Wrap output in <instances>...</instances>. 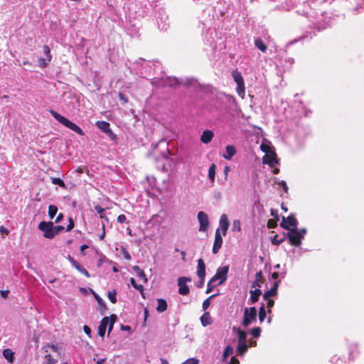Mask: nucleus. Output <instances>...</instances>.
Instances as JSON below:
<instances>
[{
  "instance_id": "1",
  "label": "nucleus",
  "mask_w": 364,
  "mask_h": 364,
  "mask_svg": "<svg viewBox=\"0 0 364 364\" xmlns=\"http://www.w3.org/2000/svg\"><path fill=\"white\" fill-rule=\"evenodd\" d=\"M50 114L60 123H61L63 125L66 127L67 128H69L70 129L73 130V132H76L77 134L80 135H84L85 133L82 131V129L78 127L75 123L70 121L68 119L65 118V117L60 115L57 112L51 109L50 110Z\"/></svg>"
},
{
  "instance_id": "2",
  "label": "nucleus",
  "mask_w": 364,
  "mask_h": 364,
  "mask_svg": "<svg viewBox=\"0 0 364 364\" xmlns=\"http://www.w3.org/2000/svg\"><path fill=\"white\" fill-rule=\"evenodd\" d=\"M257 309L255 307H246L244 309V316L242 324L245 327H247L252 322L256 321Z\"/></svg>"
},
{
  "instance_id": "3",
  "label": "nucleus",
  "mask_w": 364,
  "mask_h": 364,
  "mask_svg": "<svg viewBox=\"0 0 364 364\" xmlns=\"http://www.w3.org/2000/svg\"><path fill=\"white\" fill-rule=\"evenodd\" d=\"M229 272L228 266H223L218 268L215 274L211 278L212 282L219 281L218 285L223 284L228 278V274Z\"/></svg>"
},
{
  "instance_id": "4",
  "label": "nucleus",
  "mask_w": 364,
  "mask_h": 364,
  "mask_svg": "<svg viewBox=\"0 0 364 364\" xmlns=\"http://www.w3.org/2000/svg\"><path fill=\"white\" fill-rule=\"evenodd\" d=\"M38 229L43 232V236L48 239H53V223L52 222L42 221L38 225Z\"/></svg>"
},
{
  "instance_id": "5",
  "label": "nucleus",
  "mask_w": 364,
  "mask_h": 364,
  "mask_svg": "<svg viewBox=\"0 0 364 364\" xmlns=\"http://www.w3.org/2000/svg\"><path fill=\"white\" fill-rule=\"evenodd\" d=\"M287 237L291 245L298 247L301 244L302 237L300 236L299 232H298L297 228L290 230L287 233Z\"/></svg>"
},
{
  "instance_id": "6",
  "label": "nucleus",
  "mask_w": 364,
  "mask_h": 364,
  "mask_svg": "<svg viewBox=\"0 0 364 364\" xmlns=\"http://www.w3.org/2000/svg\"><path fill=\"white\" fill-rule=\"evenodd\" d=\"M297 220L295 218L294 215H291L288 216L287 218L283 217L282 221L280 223L281 227H282L284 229L290 230L291 229H295L297 228Z\"/></svg>"
},
{
  "instance_id": "7",
  "label": "nucleus",
  "mask_w": 364,
  "mask_h": 364,
  "mask_svg": "<svg viewBox=\"0 0 364 364\" xmlns=\"http://www.w3.org/2000/svg\"><path fill=\"white\" fill-rule=\"evenodd\" d=\"M197 218L200 223L199 231L206 232L210 225L208 215L203 211H199Z\"/></svg>"
},
{
  "instance_id": "8",
  "label": "nucleus",
  "mask_w": 364,
  "mask_h": 364,
  "mask_svg": "<svg viewBox=\"0 0 364 364\" xmlns=\"http://www.w3.org/2000/svg\"><path fill=\"white\" fill-rule=\"evenodd\" d=\"M187 282H191L189 277H181L178 279V285L179 287L178 293L181 295H188L190 292L189 287L186 284Z\"/></svg>"
},
{
  "instance_id": "9",
  "label": "nucleus",
  "mask_w": 364,
  "mask_h": 364,
  "mask_svg": "<svg viewBox=\"0 0 364 364\" xmlns=\"http://www.w3.org/2000/svg\"><path fill=\"white\" fill-rule=\"evenodd\" d=\"M262 163L269 165L271 168H274L278 164L276 154L270 153L269 154H265L262 157Z\"/></svg>"
},
{
  "instance_id": "10",
  "label": "nucleus",
  "mask_w": 364,
  "mask_h": 364,
  "mask_svg": "<svg viewBox=\"0 0 364 364\" xmlns=\"http://www.w3.org/2000/svg\"><path fill=\"white\" fill-rule=\"evenodd\" d=\"M223 245V237L220 229H217L215 235V241L213 247V252L217 254Z\"/></svg>"
},
{
  "instance_id": "11",
  "label": "nucleus",
  "mask_w": 364,
  "mask_h": 364,
  "mask_svg": "<svg viewBox=\"0 0 364 364\" xmlns=\"http://www.w3.org/2000/svg\"><path fill=\"white\" fill-rule=\"evenodd\" d=\"M68 259L71 263L72 266L75 267L77 271L84 274L86 277H90V274L87 271V269L80 265L73 257L68 255Z\"/></svg>"
},
{
  "instance_id": "12",
  "label": "nucleus",
  "mask_w": 364,
  "mask_h": 364,
  "mask_svg": "<svg viewBox=\"0 0 364 364\" xmlns=\"http://www.w3.org/2000/svg\"><path fill=\"white\" fill-rule=\"evenodd\" d=\"M219 224L222 230L223 235L225 236L227 233L230 225L228 218L226 214H223L220 216Z\"/></svg>"
},
{
  "instance_id": "13",
  "label": "nucleus",
  "mask_w": 364,
  "mask_h": 364,
  "mask_svg": "<svg viewBox=\"0 0 364 364\" xmlns=\"http://www.w3.org/2000/svg\"><path fill=\"white\" fill-rule=\"evenodd\" d=\"M279 283L280 281H275L274 282L273 287L269 290L264 292L263 294V299L264 300H267L277 294Z\"/></svg>"
},
{
  "instance_id": "14",
  "label": "nucleus",
  "mask_w": 364,
  "mask_h": 364,
  "mask_svg": "<svg viewBox=\"0 0 364 364\" xmlns=\"http://www.w3.org/2000/svg\"><path fill=\"white\" fill-rule=\"evenodd\" d=\"M109 323V317L105 316L104 317L98 326V334L100 337L104 338L105 331Z\"/></svg>"
},
{
  "instance_id": "15",
  "label": "nucleus",
  "mask_w": 364,
  "mask_h": 364,
  "mask_svg": "<svg viewBox=\"0 0 364 364\" xmlns=\"http://www.w3.org/2000/svg\"><path fill=\"white\" fill-rule=\"evenodd\" d=\"M237 151L234 146L227 145L225 146V154L223 155V157L227 160H231L235 155Z\"/></svg>"
},
{
  "instance_id": "16",
  "label": "nucleus",
  "mask_w": 364,
  "mask_h": 364,
  "mask_svg": "<svg viewBox=\"0 0 364 364\" xmlns=\"http://www.w3.org/2000/svg\"><path fill=\"white\" fill-rule=\"evenodd\" d=\"M197 275L198 277H205V264L201 258L198 259Z\"/></svg>"
},
{
  "instance_id": "17",
  "label": "nucleus",
  "mask_w": 364,
  "mask_h": 364,
  "mask_svg": "<svg viewBox=\"0 0 364 364\" xmlns=\"http://www.w3.org/2000/svg\"><path fill=\"white\" fill-rule=\"evenodd\" d=\"M214 136V134L211 130L207 129L204 131L200 136V141L204 144L210 142Z\"/></svg>"
},
{
  "instance_id": "18",
  "label": "nucleus",
  "mask_w": 364,
  "mask_h": 364,
  "mask_svg": "<svg viewBox=\"0 0 364 364\" xmlns=\"http://www.w3.org/2000/svg\"><path fill=\"white\" fill-rule=\"evenodd\" d=\"M43 53H44L45 55L47 57V58H46L47 62L46 61L45 59H41L40 61L41 63L42 67H45L48 64V63L50 62L51 58H52V56L50 55V49L48 46L45 45L43 46Z\"/></svg>"
},
{
  "instance_id": "19",
  "label": "nucleus",
  "mask_w": 364,
  "mask_h": 364,
  "mask_svg": "<svg viewBox=\"0 0 364 364\" xmlns=\"http://www.w3.org/2000/svg\"><path fill=\"white\" fill-rule=\"evenodd\" d=\"M261 294H262V291L259 289H256L255 290H251L250 291V299L251 303L252 304L256 303L258 301Z\"/></svg>"
},
{
  "instance_id": "20",
  "label": "nucleus",
  "mask_w": 364,
  "mask_h": 364,
  "mask_svg": "<svg viewBox=\"0 0 364 364\" xmlns=\"http://www.w3.org/2000/svg\"><path fill=\"white\" fill-rule=\"evenodd\" d=\"M201 324L203 326H207L212 323V318L208 312H205L200 317Z\"/></svg>"
},
{
  "instance_id": "21",
  "label": "nucleus",
  "mask_w": 364,
  "mask_h": 364,
  "mask_svg": "<svg viewBox=\"0 0 364 364\" xmlns=\"http://www.w3.org/2000/svg\"><path fill=\"white\" fill-rule=\"evenodd\" d=\"M157 303H158V305L156 307V311L158 312L162 313L166 310L167 303H166V300H164V299H158Z\"/></svg>"
},
{
  "instance_id": "22",
  "label": "nucleus",
  "mask_w": 364,
  "mask_h": 364,
  "mask_svg": "<svg viewBox=\"0 0 364 364\" xmlns=\"http://www.w3.org/2000/svg\"><path fill=\"white\" fill-rule=\"evenodd\" d=\"M248 349V346L246 342L238 343L237 351L238 355H242Z\"/></svg>"
},
{
  "instance_id": "23",
  "label": "nucleus",
  "mask_w": 364,
  "mask_h": 364,
  "mask_svg": "<svg viewBox=\"0 0 364 364\" xmlns=\"http://www.w3.org/2000/svg\"><path fill=\"white\" fill-rule=\"evenodd\" d=\"M97 127L101 129L102 131H103L104 132H109V129H110V125L108 122H105V121H99L97 122Z\"/></svg>"
},
{
  "instance_id": "24",
  "label": "nucleus",
  "mask_w": 364,
  "mask_h": 364,
  "mask_svg": "<svg viewBox=\"0 0 364 364\" xmlns=\"http://www.w3.org/2000/svg\"><path fill=\"white\" fill-rule=\"evenodd\" d=\"M133 270L140 279L144 281V282L147 281L144 272L139 266H134Z\"/></svg>"
},
{
  "instance_id": "25",
  "label": "nucleus",
  "mask_w": 364,
  "mask_h": 364,
  "mask_svg": "<svg viewBox=\"0 0 364 364\" xmlns=\"http://www.w3.org/2000/svg\"><path fill=\"white\" fill-rule=\"evenodd\" d=\"M3 355L9 363L14 362V352L11 349H4L3 351Z\"/></svg>"
},
{
  "instance_id": "26",
  "label": "nucleus",
  "mask_w": 364,
  "mask_h": 364,
  "mask_svg": "<svg viewBox=\"0 0 364 364\" xmlns=\"http://www.w3.org/2000/svg\"><path fill=\"white\" fill-rule=\"evenodd\" d=\"M164 85H168V86H175L179 83H181L178 80V79L176 78V77H167L164 81Z\"/></svg>"
},
{
  "instance_id": "27",
  "label": "nucleus",
  "mask_w": 364,
  "mask_h": 364,
  "mask_svg": "<svg viewBox=\"0 0 364 364\" xmlns=\"http://www.w3.org/2000/svg\"><path fill=\"white\" fill-rule=\"evenodd\" d=\"M216 166L213 164L208 169V178L212 183L215 181Z\"/></svg>"
},
{
  "instance_id": "28",
  "label": "nucleus",
  "mask_w": 364,
  "mask_h": 364,
  "mask_svg": "<svg viewBox=\"0 0 364 364\" xmlns=\"http://www.w3.org/2000/svg\"><path fill=\"white\" fill-rule=\"evenodd\" d=\"M255 45L262 52H265L267 48L266 45L264 43V42L260 38L255 39Z\"/></svg>"
},
{
  "instance_id": "29",
  "label": "nucleus",
  "mask_w": 364,
  "mask_h": 364,
  "mask_svg": "<svg viewBox=\"0 0 364 364\" xmlns=\"http://www.w3.org/2000/svg\"><path fill=\"white\" fill-rule=\"evenodd\" d=\"M232 353H233V348L230 346H226V348H225L224 352L223 353L222 360L225 361L226 359L228 358V356L232 354Z\"/></svg>"
},
{
  "instance_id": "30",
  "label": "nucleus",
  "mask_w": 364,
  "mask_h": 364,
  "mask_svg": "<svg viewBox=\"0 0 364 364\" xmlns=\"http://www.w3.org/2000/svg\"><path fill=\"white\" fill-rule=\"evenodd\" d=\"M266 315H267V312H266L265 306L264 304H262L259 307V314H258L259 320L260 323L264 321V318H266Z\"/></svg>"
},
{
  "instance_id": "31",
  "label": "nucleus",
  "mask_w": 364,
  "mask_h": 364,
  "mask_svg": "<svg viewBox=\"0 0 364 364\" xmlns=\"http://www.w3.org/2000/svg\"><path fill=\"white\" fill-rule=\"evenodd\" d=\"M247 333L245 331L240 328L237 329L238 343L246 342Z\"/></svg>"
},
{
  "instance_id": "32",
  "label": "nucleus",
  "mask_w": 364,
  "mask_h": 364,
  "mask_svg": "<svg viewBox=\"0 0 364 364\" xmlns=\"http://www.w3.org/2000/svg\"><path fill=\"white\" fill-rule=\"evenodd\" d=\"M116 320H117V316L115 314H112L109 317V323H108V325H107V326H108V334H109L110 332L112 331Z\"/></svg>"
},
{
  "instance_id": "33",
  "label": "nucleus",
  "mask_w": 364,
  "mask_h": 364,
  "mask_svg": "<svg viewBox=\"0 0 364 364\" xmlns=\"http://www.w3.org/2000/svg\"><path fill=\"white\" fill-rule=\"evenodd\" d=\"M164 218L161 217L159 214L154 215L151 218V222H152L153 225H160L163 222Z\"/></svg>"
},
{
  "instance_id": "34",
  "label": "nucleus",
  "mask_w": 364,
  "mask_h": 364,
  "mask_svg": "<svg viewBox=\"0 0 364 364\" xmlns=\"http://www.w3.org/2000/svg\"><path fill=\"white\" fill-rule=\"evenodd\" d=\"M232 76H233L234 80L237 83V85L244 83L243 77L240 73L234 71L232 73Z\"/></svg>"
},
{
  "instance_id": "35",
  "label": "nucleus",
  "mask_w": 364,
  "mask_h": 364,
  "mask_svg": "<svg viewBox=\"0 0 364 364\" xmlns=\"http://www.w3.org/2000/svg\"><path fill=\"white\" fill-rule=\"evenodd\" d=\"M260 149L262 150V151H263L266 154H269L270 153H275L274 151H273L272 150V148L269 144H265L264 142L262 143V144L260 146Z\"/></svg>"
},
{
  "instance_id": "36",
  "label": "nucleus",
  "mask_w": 364,
  "mask_h": 364,
  "mask_svg": "<svg viewBox=\"0 0 364 364\" xmlns=\"http://www.w3.org/2000/svg\"><path fill=\"white\" fill-rule=\"evenodd\" d=\"M236 91L239 96L244 98L245 93V83L237 85Z\"/></svg>"
},
{
  "instance_id": "37",
  "label": "nucleus",
  "mask_w": 364,
  "mask_h": 364,
  "mask_svg": "<svg viewBox=\"0 0 364 364\" xmlns=\"http://www.w3.org/2000/svg\"><path fill=\"white\" fill-rule=\"evenodd\" d=\"M58 212L57 206L54 205H50L48 207V215L50 219H53Z\"/></svg>"
},
{
  "instance_id": "38",
  "label": "nucleus",
  "mask_w": 364,
  "mask_h": 364,
  "mask_svg": "<svg viewBox=\"0 0 364 364\" xmlns=\"http://www.w3.org/2000/svg\"><path fill=\"white\" fill-rule=\"evenodd\" d=\"M117 292L115 290L109 291L107 293V297L112 304L117 303Z\"/></svg>"
},
{
  "instance_id": "39",
  "label": "nucleus",
  "mask_w": 364,
  "mask_h": 364,
  "mask_svg": "<svg viewBox=\"0 0 364 364\" xmlns=\"http://www.w3.org/2000/svg\"><path fill=\"white\" fill-rule=\"evenodd\" d=\"M130 283L135 289L139 290L141 293L143 292V291H144L143 285L136 284V282L134 278L130 279Z\"/></svg>"
},
{
  "instance_id": "40",
  "label": "nucleus",
  "mask_w": 364,
  "mask_h": 364,
  "mask_svg": "<svg viewBox=\"0 0 364 364\" xmlns=\"http://www.w3.org/2000/svg\"><path fill=\"white\" fill-rule=\"evenodd\" d=\"M51 182H52V183H53L55 185H58L59 186H60L62 188L65 187V184L64 181L62 179H60V178H51Z\"/></svg>"
},
{
  "instance_id": "41",
  "label": "nucleus",
  "mask_w": 364,
  "mask_h": 364,
  "mask_svg": "<svg viewBox=\"0 0 364 364\" xmlns=\"http://www.w3.org/2000/svg\"><path fill=\"white\" fill-rule=\"evenodd\" d=\"M216 296V294H213V295H211L210 297H208V299H206L203 302V309L204 311H205L210 305V299L213 297H215Z\"/></svg>"
},
{
  "instance_id": "42",
  "label": "nucleus",
  "mask_w": 364,
  "mask_h": 364,
  "mask_svg": "<svg viewBox=\"0 0 364 364\" xmlns=\"http://www.w3.org/2000/svg\"><path fill=\"white\" fill-rule=\"evenodd\" d=\"M217 285L218 284H215V282H212L210 279L207 285L206 294L210 293Z\"/></svg>"
},
{
  "instance_id": "43",
  "label": "nucleus",
  "mask_w": 364,
  "mask_h": 364,
  "mask_svg": "<svg viewBox=\"0 0 364 364\" xmlns=\"http://www.w3.org/2000/svg\"><path fill=\"white\" fill-rule=\"evenodd\" d=\"M260 334H261V328L259 327H255L251 331V335L254 338H259L260 336Z\"/></svg>"
},
{
  "instance_id": "44",
  "label": "nucleus",
  "mask_w": 364,
  "mask_h": 364,
  "mask_svg": "<svg viewBox=\"0 0 364 364\" xmlns=\"http://www.w3.org/2000/svg\"><path fill=\"white\" fill-rule=\"evenodd\" d=\"M45 364H55L56 363V360L49 354L45 355Z\"/></svg>"
},
{
  "instance_id": "45",
  "label": "nucleus",
  "mask_w": 364,
  "mask_h": 364,
  "mask_svg": "<svg viewBox=\"0 0 364 364\" xmlns=\"http://www.w3.org/2000/svg\"><path fill=\"white\" fill-rule=\"evenodd\" d=\"M199 363H200V361L198 359L195 358H191L186 360L181 364H199Z\"/></svg>"
},
{
  "instance_id": "46",
  "label": "nucleus",
  "mask_w": 364,
  "mask_h": 364,
  "mask_svg": "<svg viewBox=\"0 0 364 364\" xmlns=\"http://www.w3.org/2000/svg\"><path fill=\"white\" fill-rule=\"evenodd\" d=\"M232 230L240 232V222L239 220H235L232 223Z\"/></svg>"
},
{
  "instance_id": "47",
  "label": "nucleus",
  "mask_w": 364,
  "mask_h": 364,
  "mask_svg": "<svg viewBox=\"0 0 364 364\" xmlns=\"http://www.w3.org/2000/svg\"><path fill=\"white\" fill-rule=\"evenodd\" d=\"M267 302V312L269 314H271L272 313V310L271 309L273 307L274 304V301L273 299H269L267 300H266Z\"/></svg>"
},
{
  "instance_id": "48",
  "label": "nucleus",
  "mask_w": 364,
  "mask_h": 364,
  "mask_svg": "<svg viewBox=\"0 0 364 364\" xmlns=\"http://www.w3.org/2000/svg\"><path fill=\"white\" fill-rule=\"evenodd\" d=\"M95 209L97 211V213L100 215V218H104V215L103 214H104V213L105 211V209L102 208L100 205L95 206Z\"/></svg>"
},
{
  "instance_id": "49",
  "label": "nucleus",
  "mask_w": 364,
  "mask_h": 364,
  "mask_svg": "<svg viewBox=\"0 0 364 364\" xmlns=\"http://www.w3.org/2000/svg\"><path fill=\"white\" fill-rule=\"evenodd\" d=\"M284 241V238L279 239L277 235H274L272 239V243L275 245H279Z\"/></svg>"
},
{
  "instance_id": "50",
  "label": "nucleus",
  "mask_w": 364,
  "mask_h": 364,
  "mask_svg": "<svg viewBox=\"0 0 364 364\" xmlns=\"http://www.w3.org/2000/svg\"><path fill=\"white\" fill-rule=\"evenodd\" d=\"M64 230V228L62 225H53V234L54 237L57 235H58L62 230Z\"/></svg>"
},
{
  "instance_id": "51",
  "label": "nucleus",
  "mask_w": 364,
  "mask_h": 364,
  "mask_svg": "<svg viewBox=\"0 0 364 364\" xmlns=\"http://www.w3.org/2000/svg\"><path fill=\"white\" fill-rule=\"evenodd\" d=\"M121 252H122V254L123 255L124 259H126L127 260H130L131 259V258H132L131 255L127 251V250L125 248H122Z\"/></svg>"
},
{
  "instance_id": "52",
  "label": "nucleus",
  "mask_w": 364,
  "mask_h": 364,
  "mask_svg": "<svg viewBox=\"0 0 364 364\" xmlns=\"http://www.w3.org/2000/svg\"><path fill=\"white\" fill-rule=\"evenodd\" d=\"M279 276H281L282 278H284L285 272H282L281 274H279L278 272H273L272 274V279H274L276 281H277V279L279 278Z\"/></svg>"
},
{
  "instance_id": "53",
  "label": "nucleus",
  "mask_w": 364,
  "mask_h": 364,
  "mask_svg": "<svg viewBox=\"0 0 364 364\" xmlns=\"http://www.w3.org/2000/svg\"><path fill=\"white\" fill-rule=\"evenodd\" d=\"M326 26H327V24L326 23H323L321 24V23H320V22L316 23L314 25L315 28H316V29L318 31L324 29L325 28H326Z\"/></svg>"
},
{
  "instance_id": "54",
  "label": "nucleus",
  "mask_w": 364,
  "mask_h": 364,
  "mask_svg": "<svg viewBox=\"0 0 364 364\" xmlns=\"http://www.w3.org/2000/svg\"><path fill=\"white\" fill-rule=\"evenodd\" d=\"M277 225V220H269L267 221V227L270 229L274 228Z\"/></svg>"
},
{
  "instance_id": "55",
  "label": "nucleus",
  "mask_w": 364,
  "mask_h": 364,
  "mask_svg": "<svg viewBox=\"0 0 364 364\" xmlns=\"http://www.w3.org/2000/svg\"><path fill=\"white\" fill-rule=\"evenodd\" d=\"M106 134H107V136H109V138L112 140V141H115L116 139H117V136L115 134H114L112 132V131L111 130V129H109V132H107Z\"/></svg>"
},
{
  "instance_id": "56",
  "label": "nucleus",
  "mask_w": 364,
  "mask_h": 364,
  "mask_svg": "<svg viewBox=\"0 0 364 364\" xmlns=\"http://www.w3.org/2000/svg\"><path fill=\"white\" fill-rule=\"evenodd\" d=\"M279 186L280 187H282L283 188V190L287 193L288 191V186H287V183L284 181H281L279 183Z\"/></svg>"
},
{
  "instance_id": "57",
  "label": "nucleus",
  "mask_w": 364,
  "mask_h": 364,
  "mask_svg": "<svg viewBox=\"0 0 364 364\" xmlns=\"http://www.w3.org/2000/svg\"><path fill=\"white\" fill-rule=\"evenodd\" d=\"M127 220V217L122 214V215H119L118 217H117V222L119 223H125Z\"/></svg>"
},
{
  "instance_id": "58",
  "label": "nucleus",
  "mask_w": 364,
  "mask_h": 364,
  "mask_svg": "<svg viewBox=\"0 0 364 364\" xmlns=\"http://www.w3.org/2000/svg\"><path fill=\"white\" fill-rule=\"evenodd\" d=\"M73 228H74V221H73V220L71 218H70V219H69V224L68 225V226L66 228V230L67 231H70Z\"/></svg>"
},
{
  "instance_id": "59",
  "label": "nucleus",
  "mask_w": 364,
  "mask_h": 364,
  "mask_svg": "<svg viewBox=\"0 0 364 364\" xmlns=\"http://www.w3.org/2000/svg\"><path fill=\"white\" fill-rule=\"evenodd\" d=\"M199 278V281L197 283V287L198 288H202L204 285V282H205V277H198Z\"/></svg>"
},
{
  "instance_id": "60",
  "label": "nucleus",
  "mask_w": 364,
  "mask_h": 364,
  "mask_svg": "<svg viewBox=\"0 0 364 364\" xmlns=\"http://www.w3.org/2000/svg\"><path fill=\"white\" fill-rule=\"evenodd\" d=\"M84 332L89 336L91 337V329L89 326L85 325L83 326Z\"/></svg>"
},
{
  "instance_id": "61",
  "label": "nucleus",
  "mask_w": 364,
  "mask_h": 364,
  "mask_svg": "<svg viewBox=\"0 0 364 364\" xmlns=\"http://www.w3.org/2000/svg\"><path fill=\"white\" fill-rule=\"evenodd\" d=\"M102 228L103 231H102V234L100 235V239L101 240H104V238L105 237V225L103 223L102 224Z\"/></svg>"
},
{
  "instance_id": "62",
  "label": "nucleus",
  "mask_w": 364,
  "mask_h": 364,
  "mask_svg": "<svg viewBox=\"0 0 364 364\" xmlns=\"http://www.w3.org/2000/svg\"><path fill=\"white\" fill-rule=\"evenodd\" d=\"M228 364H240L239 360L235 357H232Z\"/></svg>"
},
{
  "instance_id": "63",
  "label": "nucleus",
  "mask_w": 364,
  "mask_h": 364,
  "mask_svg": "<svg viewBox=\"0 0 364 364\" xmlns=\"http://www.w3.org/2000/svg\"><path fill=\"white\" fill-rule=\"evenodd\" d=\"M0 232L1 234H6V235H8L9 231L8 229H6V228H4V226H1L0 227Z\"/></svg>"
},
{
  "instance_id": "64",
  "label": "nucleus",
  "mask_w": 364,
  "mask_h": 364,
  "mask_svg": "<svg viewBox=\"0 0 364 364\" xmlns=\"http://www.w3.org/2000/svg\"><path fill=\"white\" fill-rule=\"evenodd\" d=\"M298 232H299L300 236L302 237V239H304V237L306 233V228H302L300 230H298Z\"/></svg>"
}]
</instances>
